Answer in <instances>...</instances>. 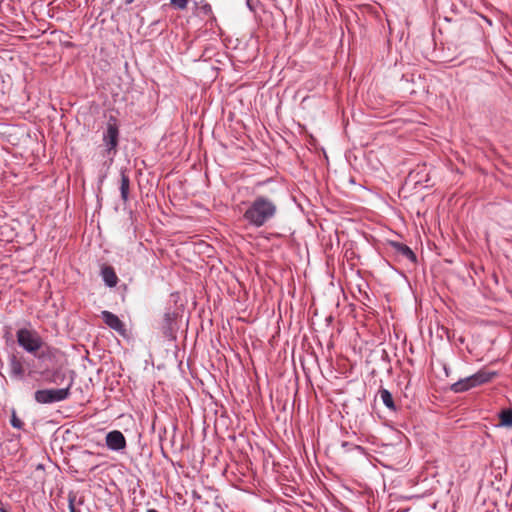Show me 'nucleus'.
I'll list each match as a JSON object with an SVG mask.
<instances>
[{
  "label": "nucleus",
  "instance_id": "obj_1",
  "mask_svg": "<svg viewBox=\"0 0 512 512\" xmlns=\"http://www.w3.org/2000/svg\"><path fill=\"white\" fill-rule=\"evenodd\" d=\"M278 212L277 204L271 198L257 195L243 214L244 221L253 228H261L273 220Z\"/></svg>",
  "mask_w": 512,
  "mask_h": 512
},
{
  "label": "nucleus",
  "instance_id": "obj_2",
  "mask_svg": "<svg viewBox=\"0 0 512 512\" xmlns=\"http://www.w3.org/2000/svg\"><path fill=\"white\" fill-rule=\"evenodd\" d=\"M18 345L27 353L35 355L38 359L43 360L47 356L45 352L37 354L42 347L43 341L41 336L36 330L20 328L17 333Z\"/></svg>",
  "mask_w": 512,
  "mask_h": 512
},
{
  "label": "nucleus",
  "instance_id": "obj_3",
  "mask_svg": "<svg viewBox=\"0 0 512 512\" xmlns=\"http://www.w3.org/2000/svg\"><path fill=\"white\" fill-rule=\"evenodd\" d=\"M496 375L497 372L495 371L481 369L473 375L459 379L453 383L450 390L454 393H463L474 387L490 382Z\"/></svg>",
  "mask_w": 512,
  "mask_h": 512
},
{
  "label": "nucleus",
  "instance_id": "obj_4",
  "mask_svg": "<svg viewBox=\"0 0 512 512\" xmlns=\"http://www.w3.org/2000/svg\"><path fill=\"white\" fill-rule=\"evenodd\" d=\"M70 382L67 387L64 388H47L39 389L34 393V400L39 404H53L67 400L71 395Z\"/></svg>",
  "mask_w": 512,
  "mask_h": 512
},
{
  "label": "nucleus",
  "instance_id": "obj_5",
  "mask_svg": "<svg viewBox=\"0 0 512 512\" xmlns=\"http://www.w3.org/2000/svg\"><path fill=\"white\" fill-rule=\"evenodd\" d=\"M178 313L174 310L168 309L164 315L160 325V330L165 338L172 341L176 339V333L178 331L177 324Z\"/></svg>",
  "mask_w": 512,
  "mask_h": 512
},
{
  "label": "nucleus",
  "instance_id": "obj_6",
  "mask_svg": "<svg viewBox=\"0 0 512 512\" xmlns=\"http://www.w3.org/2000/svg\"><path fill=\"white\" fill-rule=\"evenodd\" d=\"M119 140V129L115 123H108L106 130L103 133V142L106 147L107 154H116V149Z\"/></svg>",
  "mask_w": 512,
  "mask_h": 512
},
{
  "label": "nucleus",
  "instance_id": "obj_7",
  "mask_svg": "<svg viewBox=\"0 0 512 512\" xmlns=\"http://www.w3.org/2000/svg\"><path fill=\"white\" fill-rule=\"evenodd\" d=\"M9 376L12 380L22 381L25 378V369L23 361L16 354H10L8 357Z\"/></svg>",
  "mask_w": 512,
  "mask_h": 512
},
{
  "label": "nucleus",
  "instance_id": "obj_8",
  "mask_svg": "<svg viewBox=\"0 0 512 512\" xmlns=\"http://www.w3.org/2000/svg\"><path fill=\"white\" fill-rule=\"evenodd\" d=\"M106 446L112 451H120L126 447V439L122 432L113 430L107 433L105 438Z\"/></svg>",
  "mask_w": 512,
  "mask_h": 512
},
{
  "label": "nucleus",
  "instance_id": "obj_9",
  "mask_svg": "<svg viewBox=\"0 0 512 512\" xmlns=\"http://www.w3.org/2000/svg\"><path fill=\"white\" fill-rule=\"evenodd\" d=\"M389 246L393 249V252L403 259L408 260L411 263H416L417 257L416 254L412 251V249L406 244L397 242V241H389Z\"/></svg>",
  "mask_w": 512,
  "mask_h": 512
},
{
  "label": "nucleus",
  "instance_id": "obj_10",
  "mask_svg": "<svg viewBox=\"0 0 512 512\" xmlns=\"http://www.w3.org/2000/svg\"><path fill=\"white\" fill-rule=\"evenodd\" d=\"M103 322L112 330L121 332L124 331V323L114 313L104 310L101 312Z\"/></svg>",
  "mask_w": 512,
  "mask_h": 512
},
{
  "label": "nucleus",
  "instance_id": "obj_11",
  "mask_svg": "<svg viewBox=\"0 0 512 512\" xmlns=\"http://www.w3.org/2000/svg\"><path fill=\"white\" fill-rule=\"evenodd\" d=\"M120 195L121 199L124 203H127L129 200V190H130V178L126 173V170L122 169L120 171Z\"/></svg>",
  "mask_w": 512,
  "mask_h": 512
},
{
  "label": "nucleus",
  "instance_id": "obj_12",
  "mask_svg": "<svg viewBox=\"0 0 512 512\" xmlns=\"http://www.w3.org/2000/svg\"><path fill=\"white\" fill-rule=\"evenodd\" d=\"M102 280L106 286L112 288L115 287L118 281V277L111 266H104L101 269Z\"/></svg>",
  "mask_w": 512,
  "mask_h": 512
},
{
  "label": "nucleus",
  "instance_id": "obj_13",
  "mask_svg": "<svg viewBox=\"0 0 512 512\" xmlns=\"http://www.w3.org/2000/svg\"><path fill=\"white\" fill-rule=\"evenodd\" d=\"M379 396L387 409H389L392 412L397 411V406H396L393 396L389 390H387L386 388H380Z\"/></svg>",
  "mask_w": 512,
  "mask_h": 512
},
{
  "label": "nucleus",
  "instance_id": "obj_14",
  "mask_svg": "<svg viewBox=\"0 0 512 512\" xmlns=\"http://www.w3.org/2000/svg\"><path fill=\"white\" fill-rule=\"evenodd\" d=\"M500 425L505 427L512 426V409H504L499 413Z\"/></svg>",
  "mask_w": 512,
  "mask_h": 512
},
{
  "label": "nucleus",
  "instance_id": "obj_15",
  "mask_svg": "<svg viewBox=\"0 0 512 512\" xmlns=\"http://www.w3.org/2000/svg\"><path fill=\"white\" fill-rule=\"evenodd\" d=\"M77 503L80 505L83 503V500L80 498L77 501V495L70 493L68 496V507L70 512H81L79 508H77Z\"/></svg>",
  "mask_w": 512,
  "mask_h": 512
},
{
  "label": "nucleus",
  "instance_id": "obj_16",
  "mask_svg": "<svg viewBox=\"0 0 512 512\" xmlns=\"http://www.w3.org/2000/svg\"><path fill=\"white\" fill-rule=\"evenodd\" d=\"M208 19L206 20V28L203 32H209L210 30H213L214 28H218L219 32H223V30L218 26L217 19L213 14L211 16H207Z\"/></svg>",
  "mask_w": 512,
  "mask_h": 512
},
{
  "label": "nucleus",
  "instance_id": "obj_17",
  "mask_svg": "<svg viewBox=\"0 0 512 512\" xmlns=\"http://www.w3.org/2000/svg\"><path fill=\"white\" fill-rule=\"evenodd\" d=\"M10 424L13 428H16V429H22L24 426V423L21 421V419H19L17 417L15 409H12Z\"/></svg>",
  "mask_w": 512,
  "mask_h": 512
},
{
  "label": "nucleus",
  "instance_id": "obj_18",
  "mask_svg": "<svg viewBox=\"0 0 512 512\" xmlns=\"http://www.w3.org/2000/svg\"><path fill=\"white\" fill-rule=\"evenodd\" d=\"M342 448L346 451V452H349V451H352V450H356L358 451L360 454H364V448L362 446H359V445H355V444H352L350 442H347V441H344L342 442Z\"/></svg>",
  "mask_w": 512,
  "mask_h": 512
},
{
  "label": "nucleus",
  "instance_id": "obj_19",
  "mask_svg": "<svg viewBox=\"0 0 512 512\" xmlns=\"http://www.w3.org/2000/svg\"><path fill=\"white\" fill-rule=\"evenodd\" d=\"M198 11H199V14L207 17V16H211L213 13H212V7L210 4L208 3H203L199 8H198Z\"/></svg>",
  "mask_w": 512,
  "mask_h": 512
},
{
  "label": "nucleus",
  "instance_id": "obj_20",
  "mask_svg": "<svg viewBox=\"0 0 512 512\" xmlns=\"http://www.w3.org/2000/svg\"><path fill=\"white\" fill-rule=\"evenodd\" d=\"M187 3L188 0H171V4L178 9H184Z\"/></svg>",
  "mask_w": 512,
  "mask_h": 512
},
{
  "label": "nucleus",
  "instance_id": "obj_21",
  "mask_svg": "<svg viewBox=\"0 0 512 512\" xmlns=\"http://www.w3.org/2000/svg\"><path fill=\"white\" fill-rule=\"evenodd\" d=\"M259 3L258 0H246V6L248 7V9L252 12L255 11L256 9V5Z\"/></svg>",
  "mask_w": 512,
  "mask_h": 512
},
{
  "label": "nucleus",
  "instance_id": "obj_22",
  "mask_svg": "<svg viewBox=\"0 0 512 512\" xmlns=\"http://www.w3.org/2000/svg\"><path fill=\"white\" fill-rule=\"evenodd\" d=\"M105 178H106V174H104V175L99 177V181L98 182H99L100 185L104 182Z\"/></svg>",
  "mask_w": 512,
  "mask_h": 512
},
{
  "label": "nucleus",
  "instance_id": "obj_23",
  "mask_svg": "<svg viewBox=\"0 0 512 512\" xmlns=\"http://www.w3.org/2000/svg\"><path fill=\"white\" fill-rule=\"evenodd\" d=\"M444 371H445L446 376H448L449 375V369L447 368L446 365L444 366Z\"/></svg>",
  "mask_w": 512,
  "mask_h": 512
},
{
  "label": "nucleus",
  "instance_id": "obj_24",
  "mask_svg": "<svg viewBox=\"0 0 512 512\" xmlns=\"http://www.w3.org/2000/svg\"><path fill=\"white\" fill-rule=\"evenodd\" d=\"M482 19L486 20V21H487V23H488L489 25H491V21H490L489 19H487L486 17H484L483 15H482Z\"/></svg>",
  "mask_w": 512,
  "mask_h": 512
},
{
  "label": "nucleus",
  "instance_id": "obj_25",
  "mask_svg": "<svg viewBox=\"0 0 512 512\" xmlns=\"http://www.w3.org/2000/svg\"><path fill=\"white\" fill-rule=\"evenodd\" d=\"M147 512H159V511L152 508V509H148Z\"/></svg>",
  "mask_w": 512,
  "mask_h": 512
},
{
  "label": "nucleus",
  "instance_id": "obj_26",
  "mask_svg": "<svg viewBox=\"0 0 512 512\" xmlns=\"http://www.w3.org/2000/svg\"><path fill=\"white\" fill-rule=\"evenodd\" d=\"M0 512H8V511L4 508H0Z\"/></svg>",
  "mask_w": 512,
  "mask_h": 512
},
{
  "label": "nucleus",
  "instance_id": "obj_27",
  "mask_svg": "<svg viewBox=\"0 0 512 512\" xmlns=\"http://www.w3.org/2000/svg\"><path fill=\"white\" fill-rule=\"evenodd\" d=\"M58 375H59V372H58V371L54 372V376H55V377H58Z\"/></svg>",
  "mask_w": 512,
  "mask_h": 512
},
{
  "label": "nucleus",
  "instance_id": "obj_28",
  "mask_svg": "<svg viewBox=\"0 0 512 512\" xmlns=\"http://www.w3.org/2000/svg\"><path fill=\"white\" fill-rule=\"evenodd\" d=\"M38 32L46 33V32H47V30H39Z\"/></svg>",
  "mask_w": 512,
  "mask_h": 512
}]
</instances>
